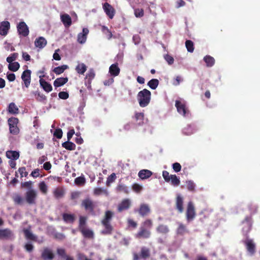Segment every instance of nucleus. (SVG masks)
I'll return each mask as SVG.
<instances>
[{
  "instance_id": "f257e3e1",
  "label": "nucleus",
  "mask_w": 260,
  "mask_h": 260,
  "mask_svg": "<svg viewBox=\"0 0 260 260\" xmlns=\"http://www.w3.org/2000/svg\"><path fill=\"white\" fill-rule=\"evenodd\" d=\"M113 216V212L110 210H107L105 212L104 217L101 221L102 225L104 226V229L101 232L103 235H110L112 234L113 228L111 224V221Z\"/></svg>"
},
{
  "instance_id": "f03ea898",
  "label": "nucleus",
  "mask_w": 260,
  "mask_h": 260,
  "mask_svg": "<svg viewBox=\"0 0 260 260\" xmlns=\"http://www.w3.org/2000/svg\"><path fill=\"white\" fill-rule=\"evenodd\" d=\"M150 98L151 92L147 89H144L139 92L138 94V100L140 107H145L147 106L150 103Z\"/></svg>"
},
{
  "instance_id": "7ed1b4c3",
  "label": "nucleus",
  "mask_w": 260,
  "mask_h": 260,
  "mask_svg": "<svg viewBox=\"0 0 260 260\" xmlns=\"http://www.w3.org/2000/svg\"><path fill=\"white\" fill-rule=\"evenodd\" d=\"M18 121L19 120L17 118L12 117L8 119V122L11 134L15 135L19 134V129L17 126Z\"/></svg>"
},
{
  "instance_id": "20e7f679",
  "label": "nucleus",
  "mask_w": 260,
  "mask_h": 260,
  "mask_svg": "<svg viewBox=\"0 0 260 260\" xmlns=\"http://www.w3.org/2000/svg\"><path fill=\"white\" fill-rule=\"evenodd\" d=\"M195 207L192 202L189 201L187 205L186 217L188 221L192 220L196 217Z\"/></svg>"
},
{
  "instance_id": "39448f33",
  "label": "nucleus",
  "mask_w": 260,
  "mask_h": 260,
  "mask_svg": "<svg viewBox=\"0 0 260 260\" xmlns=\"http://www.w3.org/2000/svg\"><path fill=\"white\" fill-rule=\"evenodd\" d=\"M81 206L86 211L93 213L95 208V203L90 198H86L83 200L81 203Z\"/></svg>"
},
{
  "instance_id": "423d86ee",
  "label": "nucleus",
  "mask_w": 260,
  "mask_h": 260,
  "mask_svg": "<svg viewBox=\"0 0 260 260\" xmlns=\"http://www.w3.org/2000/svg\"><path fill=\"white\" fill-rule=\"evenodd\" d=\"M25 200L29 204H35L37 197V191L33 189H30L25 192Z\"/></svg>"
},
{
  "instance_id": "0eeeda50",
  "label": "nucleus",
  "mask_w": 260,
  "mask_h": 260,
  "mask_svg": "<svg viewBox=\"0 0 260 260\" xmlns=\"http://www.w3.org/2000/svg\"><path fill=\"white\" fill-rule=\"evenodd\" d=\"M17 29L18 34L23 37H27L29 34L28 27L24 21L20 22L17 24Z\"/></svg>"
},
{
  "instance_id": "6e6552de",
  "label": "nucleus",
  "mask_w": 260,
  "mask_h": 260,
  "mask_svg": "<svg viewBox=\"0 0 260 260\" xmlns=\"http://www.w3.org/2000/svg\"><path fill=\"white\" fill-rule=\"evenodd\" d=\"M151 231L149 230L140 227L139 231L135 234L137 239H148L151 236Z\"/></svg>"
},
{
  "instance_id": "1a4fd4ad",
  "label": "nucleus",
  "mask_w": 260,
  "mask_h": 260,
  "mask_svg": "<svg viewBox=\"0 0 260 260\" xmlns=\"http://www.w3.org/2000/svg\"><path fill=\"white\" fill-rule=\"evenodd\" d=\"M41 258L43 260H53L54 258V254L51 249L45 247L42 251Z\"/></svg>"
},
{
  "instance_id": "9d476101",
  "label": "nucleus",
  "mask_w": 260,
  "mask_h": 260,
  "mask_svg": "<svg viewBox=\"0 0 260 260\" xmlns=\"http://www.w3.org/2000/svg\"><path fill=\"white\" fill-rule=\"evenodd\" d=\"M103 8L109 18L113 19L115 14L114 8L108 3H105L103 5Z\"/></svg>"
},
{
  "instance_id": "9b49d317",
  "label": "nucleus",
  "mask_w": 260,
  "mask_h": 260,
  "mask_svg": "<svg viewBox=\"0 0 260 260\" xmlns=\"http://www.w3.org/2000/svg\"><path fill=\"white\" fill-rule=\"evenodd\" d=\"M131 206V202L128 199H123L118 205L117 211L119 213L128 210Z\"/></svg>"
},
{
  "instance_id": "f8f14e48",
  "label": "nucleus",
  "mask_w": 260,
  "mask_h": 260,
  "mask_svg": "<svg viewBox=\"0 0 260 260\" xmlns=\"http://www.w3.org/2000/svg\"><path fill=\"white\" fill-rule=\"evenodd\" d=\"M21 79L24 82L25 86L28 87L31 81V71L29 70L24 71L21 75Z\"/></svg>"
},
{
  "instance_id": "ddd939ff",
  "label": "nucleus",
  "mask_w": 260,
  "mask_h": 260,
  "mask_svg": "<svg viewBox=\"0 0 260 260\" xmlns=\"http://www.w3.org/2000/svg\"><path fill=\"white\" fill-rule=\"evenodd\" d=\"M243 242L246 246L247 250L251 254H253L255 252V245L253 240L252 239L247 238V239Z\"/></svg>"
},
{
  "instance_id": "4468645a",
  "label": "nucleus",
  "mask_w": 260,
  "mask_h": 260,
  "mask_svg": "<svg viewBox=\"0 0 260 260\" xmlns=\"http://www.w3.org/2000/svg\"><path fill=\"white\" fill-rule=\"evenodd\" d=\"M44 77V75L40 76V84L41 87L47 92H49L52 90V86L50 83L46 81L42 78Z\"/></svg>"
},
{
  "instance_id": "2eb2a0df",
  "label": "nucleus",
  "mask_w": 260,
  "mask_h": 260,
  "mask_svg": "<svg viewBox=\"0 0 260 260\" xmlns=\"http://www.w3.org/2000/svg\"><path fill=\"white\" fill-rule=\"evenodd\" d=\"M175 106L179 114L183 116L185 115L187 112V108L184 103H182L180 101L177 100L175 102Z\"/></svg>"
},
{
  "instance_id": "dca6fc26",
  "label": "nucleus",
  "mask_w": 260,
  "mask_h": 260,
  "mask_svg": "<svg viewBox=\"0 0 260 260\" xmlns=\"http://www.w3.org/2000/svg\"><path fill=\"white\" fill-rule=\"evenodd\" d=\"M176 209L179 213L183 211V198L180 194H177L175 201Z\"/></svg>"
},
{
  "instance_id": "f3484780",
  "label": "nucleus",
  "mask_w": 260,
  "mask_h": 260,
  "mask_svg": "<svg viewBox=\"0 0 260 260\" xmlns=\"http://www.w3.org/2000/svg\"><path fill=\"white\" fill-rule=\"evenodd\" d=\"M10 28V24L9 21H3L0 24V35L5 36L7 35Z\"/></svg>"
},
{
  "instance_id": "a211bd4d",
  "label": "nucleus",
  "mask_w": 260,
  "mask_h": 260,
  "mask_svg": "<svg viewBox=\"0 0 260 260\" xmlns=\"http://www.w3.org/2000/svg\"><path fill=\"white\" fill-rule=\"evenodd\" d=\"M150 209L149 206L146 204H142L138 209L139 214L142 216H146L150 213Z\"/></svg>"
},
{
  "instance_id": "6ab92c4d",
  "label": "nucleus",
  "mask_w": 260,
  "mask_h": 260,
  "mask_svg": "<svg viewBox=\"0 0 260 260\" xmlns=\"http://www.w3.org/2000/svg\"><path fill=\"white\" fill-rule=\"evenodd\" d=\"M13 236V233L10 229H0V239H10Z\"/></svg>"
},
{
  "instance_id": "aec40b11",
  "label": "nucleus",
  "mask_w": 260,
  "mask_h": 260,
  "mask_svg": "<svg viewBox=\"0 0 260 260\" xmlns=\"http://www.w3.org/2000/svg\"><path fill=\"white\" fill-rule=\"evenodd\" d=\"M89 33V30L87 28H83L82 32L78 35V41L80 44L84 43L87 39V36Z\"/></svg>"
},
{
  "instance_id": "412c9836",
  "label": "nucleus",
  "mask_w": 260,
  "mask_h": 260,
  "mask_svg": "<svg viewBox=\"0 0 260 260\" xmlns=\"http://www.w3.org/2000/svg\"><path fill=\"white\" fill-rule=\"evenodd\" d=\"M156 231L161 235H167L170 232V229L168 225L164 224H159L156 227Z\"/></svg>"
},
{
  "instance_id": "4be33fe9",
  "label": "nucleus",
  "mask_w": 260,
  "mask_h": 260,
  "mask_svg": "<svg viewBox=\"0 0 260 260\" xmlns=\"http://www.w3.org/2000/svg\"><path fill=\"white\" fill-rule=\"evenodd\" d=\"M47 40L43 37H39L37 38L35 41L36 47L42 49L47 45Z\"/></svg>"
},
{
  "instance_id": "5701e85b",
  "label": "nucleus",
  "mask_w": 260,
  "mask_h": 260,
  "mask_svg": "<svg viewBox=\"0 0 260 260\" xmlns=\"http://www.w3.org/2000/svg\"><path fill=\"white\" fill-rule=\"evenodd\" d=\"M60 19L66 27H68L71 25L72 19L69 14H64L61 15Z\"/></svg>"
},
{
  "instance_id": "b1692460",
  "label": "nucleus",
  "mask_w": 260,
  "mask_h": 260,
  "mask_svg": "<svg viewBox=\"0 0 260 260\" xmlns=\"http://www.w3.org/2000/svg\"><path fill=\"white\" fill-rule=\"evenodd\" d=\"M120 70L118 67V63H115L110 66L109 72L111 76H117L120 73Z\"/></svg>"
},
{
  "instance_id": "393cba45",
  "label": "nucleus",
  "mask_w": 260,
  "mask_h": 260,
  "mask_svg": "<svg viewBox=\"0 0 260 260\" xmlns=\"http://www.w3.org/2000/svg\"><path fill=\"white\" fill-rule=\"evenodd\" d=\"M7 110L9 113L13 115L18 114L19 112V110L18 107L13 102L9 104Z\"/></svg>"
},
{
  "instance_id": "a878e982",
  "label": "nucleus",
  "mask_w": 260,
  "mask_h": 260,
  "mask_svg": "<svg viewBox=\"0 0 260 260\" xmlns=\"http://www.w3.org/2000/svg\"><path fill=\"white\" fill-rule=\"evenodd\" d=\"M152 175V172L148 170H142L138 173L139 177L143 180L149 178Z\"/></svg>"
},
{
  "instance_id": "bb28decb",
  "label": "nucleus",
  "mask_w": 260,
  "mask_h": 260,
  "mask_svg": "<svg viewBox=\"0 0 260 260\" xmlns=\"http://www.w3.org/2000/svg\"><path fill=\"white\" fill-rule=\"evenodd\" d=\"M79 231L82 233L83 236L86 238L91 239L94 237V234L92 231L85 228H82Z\"/></svg>"
},
{
  "instance_id": "cd10ccee",
  "label": "nucleus",
  "mask_w": 260,
  "mask_h": 260,
  "mask_svg": "<svg viewBox=\"0 0 260 260\" xmlns=\"http://www.w3.org/2000/svg\"><path fill=\"white\" fill-rule=\"evenodd\" d=\"M68 81V78L67 77L63 78L60 77L57 78L53 83V85L55 87H58L65 84Z\"/></svg>"
},
{
  "instance_id": "c85d7f7f",
  "label": "nucleus",
  "mask_w": 260,
  "mask_h": 260,
  "mask_svg": "<svg viewBox=\"0 0 260 260\" xmlns=\"http://www.w3.org/2000/svg\"><path fill=\"white\" fill-rule=\"evenodd\" d=\"M7 157L14 160H17L19 157V153L16 151L9 150L6 152Z\"/></svg>"
},
{
  "instance_id": "c756f323",
  "label": "nucleus",
  "mask_w": 260,
  "mask_h": 260,
  "mask_svg": "<svg viewBox=\"0 0 260 260\" xmlns=\"http://www.w3.org/2000/svg\"><path fill=\"white\" fill-rule=\"evenodd\" d=\"M243 223L246 225V228H243V231L246 232L247 235L248 233L250 231L252 225L251 218L250 217H246L243 221Z\"/></svg>"
},
{
  "instance_id": "7c9ffc66",
  "label": "nucleus",
  "mask_w": 260,
  "mask_h": 260,
  "mask_svg": "<svg viewBox=\"0 0 260 260\" xmlns=\"http://www.w3.org/2000/svg\"><path fill=\"white\" fill-rule=\"evenodd\" d=\"M23 233L25 236V237L26 239L34 241H37V237L35 235H34L30 230L29 229H24L23 230Z\"/></svg>"
},
{
  "instance_id": "2f4dec72",
  "label": "nucleus",
  "mask_w": 260,
  "mask_h": 260,
  "mask_svg": "<svg viewBox=\"0 0 260 260\" xmlns=\"http://www.w3.org/2000/svg\"><path fill=\"white\" fill-rule=\"evenodd\" d=\"M12 200L16 205H22L24 202L23 198L18 193H15L12 197Z\"/></svg>"
},
{
  "instance_id": "473e14b6",
  "label": "nucleus",
  "mask_w": 260,
  "mask_h": 260,
  "mask_svg": "<svg viewBox=\"0 0 260 260\" xmlns=\"http://www.w3.org/2000/svg\"><path fill=\"white\" fill-rule=\"evenodd\" d=\"M57 253L58 255L66 259V260H74L72 256L67 255L65 249L63 248H57Z\"/></svg>"
},
{
  "instance_id": "72a5a7b5",
  "label": "nucleus",
  "mask_w": 260,
  "mask_h": 260,
  "mask_svg": "<svg viewBox=\"0 0 260 260\" xmlns=\"http://www.w3.org/2000/svg\"><path fill=\"white\" fill-rule=\"evenodd\" d=\"M140 256L142 258L146 259L150 257V249L146 247H142L141 249Z\"/></svg>"
},
{
  "instance_id": "f704fd0d",
  "label": "nucleus",
  "mask_w": 260,
  "mask_h": 260,
  "mask_svg": "<svg viewBox=\"0 0 260 260\" xmlns=\"http://www.w3.org/2000/svg\"><path fill=\"white\" fill-rule=\"evenodd\" d=\"M63 220L67 223H73L75 220V217L74 214L63 213L62 214Z\"/></svg>"
},
{
  "instance_id": "c9c22d12",
  "label": "nucleus",
  "mask_w": 260,
  "mask_h": 260,
  "mask_svg": "<svg viewBox=\"0 0 260 260\" xmlns=\"http://www.w3.org/2000/svg\"><path fill=\"white\" fill-rule=\"evenodd\" d=\"M176 232L177 235L183 236L185 234L188 233V231L185 225L180 223Z\"/></svg>"
},
{
  "instance_id": "e433bc0d",
  "label": "nucleus",
  "mask_w": 260,
  "mask_h": 260,
  "mask_svg": "<svg viewBox=\"0 0 260 260\" xmlns=\"http://www.w3.org/2000/svg\"><path fill=\"white\" fill-rule=\"evenodd\" d=\"M75 70L78 74L83 75L87 70V67L84 63H80L76 66Z\"/></svg>"
},
{
  "instance_id": "4c0bfd02",
  "label": "nucleus",
  "mask_w": 260,
  "mask_h": 260,
  "mask_svg": "<svg viewBox=\"0 0 260 260\" xmlns=\"http://www.w3.org/2000/svg\"><path fill=\"white\" fill-rule=\"evenodd\" d=\"M62 146L68 150H74L76 149V145L68 140L62 143Z\"/></svg>"
},
{
  "instance_id": "58836bf2",
  "label": "nucleus",
  "mask_w": 260,
  "mask_h": 260,
  "mask_svg": "<svg viewBox=\"0 0 260 260\" xmlns=\"http://www.w3.org/2000/svg\"><path fill=\"white\" fill-rule=\"evenodd\" d=\"M152 226L153 221L151 219L147 218L142 222L140 227L150 230Z\"/></svg>"
},
{
  "instance_id": "ea45409f",
  "label": "nucleus",
  "mask_w": 260,
  "mask_h": 260,
  "mask_svg": "<svg viewBox=\"0 0 260 260\" xmlns=\"http://www.w3.org/2000/svg\"><path fill=\"white\" fill-rule=\"evenodd\" d=\"M64 194V191L61 188H56L53 191L54 197L57 199L62 198Z\"/></svg>"
},
{
  "instance_id": "a19ab883",
  "label": "nucleus",
  "mask_w": 260,
  "mask_h": 260,
  "mask_svg": "<svg viewBox=\"0 0 260 260\" xmlns=\"http://www.w3.org/2000/svg\"><path fill=\"white\" fill-rule=\"evenodd\" d=\"M69 68L68 66L64 64L61 66H59L55 68L53 70V72L56 75H60L64 72V71Z\"/></svg>"
},
{
  "instance_id": "79ce46f5",
  "label": "nucleus",
  "mask_w": 260,
  "mask_h": 260,
  "mask_svg": "<svg viewBox=\"0 0 260 260\" xmlns=\"http://www.w3.org/2000/svg\"><path fill=\"white\" fill-rule=\"evenodd\" d=\"M135 117L138 125H142L144 123V114L143 113H136Z\"/></svg>"
},
{
  "instance_id": "37998d69",
  "label": "nucleus",
  "mask_w": 260,
  "mask_h": 260,
  "mask_svg": "<svg viewBox=\"0 0 260 260\" xmlns=\"http://www.w3.org/2000/svg\"><path fill=\"white\" fill-rule=\"evenodd\" d=\"M204 60L206 63L207 67H211L213 66L215 63L214 58L209 55H207L204 57Z\"/></svg>"
},
{
  "instance_id": "c03bdc74",
  "label": "nucleus",
  "mask_w": 260,
  "mask_h": 260,
  "mask_svg": "<svg viewBox=\"0 0 260 260\" xmlns=\"http://www.w3.org/2000/svg\"><path fill=\"white\" fill-rule=\"evenodd\" d=\"M116 190L117 192H123L125 194H128L129 193L128 187L123 184H118L116 187Z\"/></svg>"
},
{
  "instance_id": "a18cd8bd",
  "label": "nucleus",
  "mask_w": 260,
  "mask_h": 260,
  "mask_svg": "<svg viewBox=\"0 0 260 260\" xmlns=\"http://www.w3.org/2000/svg\"><path fill=\"white\" fill-rule=\"evenodd\" d=\"M34 94L36 96V100L41 102L45 103L47 100L46 96L43 93H41L39 91H36L34 92Z\"/></svg>"
},
{
  "instance_id": "49530a36",
  "label": "nucleus",
  "mask_w": 260,
  "mask_h": 260,
  "mask_svg": "<svg viewBox=\"0 0 260 260\" xmlns=\"http://www.w3.org/2000/svg\"><path fill=\"white\" fill-rule=\"evenodd\" d=\"M20 68V64L18 62H14L9 63L8 65V69L12 72L17 71Z\"/></svg>"
},
{
  "instance_id": "de8ad7c7",
  "label": "nucleus",
  "mask_w": 260,
  "mask_h": 260,
  "mask_svg": "<svg viewBox=\"0 0 260 260\" xmlns=\"http://www.w3.org/2000/svg\"><path fill=\"white\" fill-rule=\"evenodd\" d=\"M159 81L156 79H152L150 80L147 83L149 87L152 89H155L158 86Z\"/></svg>"
},
{
  "instance_id": "09e8293b",
  "label": "nucleus",
  "mask_w": 260,
  "mask_h": 260,
  "mask_svg": "<svg viewBox=\"0 0 260 260\" xmlns=\"http://www.w3.org/2000/svg\"><path fill=\"white\" fill-rule=\"evenodd\" d=\"M95 74L94 70L92 69H90L86 76V78L88 79V83L89 85L91 84V81L95 77Z\"/></svg>"
},
{
  "instance_id": "8fccbe9b",
  "label": "nucleus",
  "mask_w": 260,
  "mask_h": 260,
  "mask_svg": "<svg viewBox=\"0 0 260 260\" xmlns=\"http://www.w3.org/2000/svg\"><path fill=\"white\" fill-rule=\"evenodd\" d=\"M170 181H171L172 185L176 186L179 185L180 183L179 178L176 175H171Z\"/></svg>"
},
{
  "instance_id": "3c124183",
  "label": "nucleus",
  "mask_w": 260,
  "mask_h": 260,
  "mask_svg": "<svg viewBox=\"0 0 260 260\" xmlns=\"http://www.w3.org/2000/svg\"><path fill=\"white\" fill-rule=\"evenodd\" d=\"M185 47L189 52H193L194 51V44L192 41L186 40L185 42Z\"/></svg>"
},
{
  "instance_id": "603ef678",
  "label": "nucleus",
  "mask_w": 260,
  "mask_h": 260,
  "mask_svg": "<svg viewBox=\"0 0 260 260\" xmlns=\"http://www.w3.org/2000/svg\"><path fill=\"white\" fill-rule=\"evenodd\" d=\"M86 180L84 176L77 177L75 179V183L78 186H82L85 183Z\"/></svg>"
},
{
  "instance_id": "864d4df0",
  "label": "nucleus",
  "mask_w": 260,
  "mask_h": 260,
  "mask_svg": "<svg viewBox=\"0 0 260 260\" xmlns=\"http://www.w3.org/2000/svg\"><path fill=\"white\" fill-rule=\"evenodd\" d=\"M186 184L187 188L188 191H191V192L195 191L196 185L192 181H191V180L186 181Z\"/></svg>"
},
{
  "instance_id": "5fc2aeb1",
  "label": "nucleus",
  "mask_w": 260,
  "mask_h": 260,
  "mask_svg": "<svg viewBox=\"0 0 260 260\" xmlns=\"http://www.w3.org/2000/svg\"><path fill=\"white\" fill-rule=\"evenodd\" d=\"M39 188L42 193L44 194L47 193L48 187L45 182H41L39 184Z\"/></svg>"
},
{
  "instance_id": "6e6d98bb",
  "label": "nucleus",
  "mask_w": 260,
  "mask_h": 260,
  "mask_svg": "<svg viewBox=\"0 0 260 260\" xmlns=\"http://www.w3.org/2000/svg\"><path fill=\"white\" fill-rule=\"evenodd\" d=\"M86 218L85 217L81 216L79 218V230H81L82 228H86Z\"/></svg>"
},
{
  "instance_id": "4d7b16f0",
  "label": "nucleus",
  "mask_w": 260,
  "mask_h": 260,
  "mask_svg": "<svg viewBox=\"0 0 260 260\" xmlns=\"http://www.w3.org/2000/svg\"><path fill=\"white\" fill-rule=\"evenodd\" d=\"M134 14L136 17L140 18L144 16V10L143 9L137 8L134 10Z\"/></svg>"
},
{
  "instance_id": "13d9d810",
  "label": "nucleus",
  "mask_w": 260,
  "mask_h": 260,
  "mask_svg": "<svg viewBox=\"0 0 260 260\" xmlns=\"http://www.w3.org/2000/svg\"><path fill=\"white\" fill-rule=\"evenodd\" d=\"M18 56L17 53H13L7 58L6 60L8 62L11 63L17 59Z\"/></svg>"
},
{
  "instance_id": "bf43d9fd",
  "label": "nucleus",
  "mask_w": 260,
  "mask_h": 260,
  "mask_svg": "<svg viewBox=\"0 0 260 260\" xmlns=\"http://www.w3.org/2000/svg\"><path fill=\"white\" fill-rule=\"evenodd\" d=\"M18 171L20 173L21 177H26L28 175V172L26 171V168L24 167L19 168Z\"/></svg>"
},
{
  "instance_id": "052dcab7",
  "label": "nucleus",
  "mask_w": 260,
  "mask_h": 260,
  "mask_svg": "<svg viewBox=\"0 0 260 260\" xmlns=\"http://www.w3.org/2000/svg\"><path fill=\"white\" fill-rule=\"evenodd\" d=\"M24 249L28 252H31L34 248V245L29 243H27L24 246Z\"/></svg>"
},
{
  "instance_id": "680f3d73",
  "label": "nucleus",
  "mask_w": 260,
  "mask_h": 260,
  "mask_svg": "<svg viewBox=\"0 0 260 260\" xmlns=\"http://www.w3.org/2000/svg\"><path fill=\"white\" fill-rule=\"evenodd\" d=\"M54 136L57 139H61L62 137V131L60 128L56 129L54 133Z\"/></svg>"
},
{
  "instance_id": "e2e57ef3",
  "label": "nucleus",
  "mask_w": 260,
  "mask_h": 260,
  "mask_svg": "<svg viewBox=\"0 0 260 260\" xmlns=\"http://www.w3.org/2000/svg\"><path fill=\"white\" fill-rule=\"evenodd\" d=\"M132 188L134 191L137 193H139L142 190V187L139 184L135 183L133 185Z\"/></svg>"
},
{
  "instance_id": "0e129e2a",
  "label": "nucleus",
  "mask_w": 260,
  "mask_h": 260,
  "mask_svg": "<svg viewBox=\"0 0 260 260\" xmlns=\"http://www.w3.org/2000/svg\"><path fill=\"white\" fill-rule=\"evenodd\" d=\"M173 169L175 172H179L181 171V166L178 162H175L172 165Z\"/></svg>"
},
{
  "instance_id": "69168bd1",
  "label": "nucleus",
  "mask_w": 260,
  "mask_h": 260,
  "mask_svg": "<svg viewBox=\"0 0 260 260\" xmlns=\"http://www.w3.org/2000/svg\"><path fill=\"white\" fill-rule=\"evenodd\" d=\"M58 96L60 99L62 100H66L67 99L69 96V93L67 92L66 91H60L58 93Z\"/></svg>"
},
{
  "instance_id": "338daca9",
  "label": "nucleus",
  "mask_w": 260,
  "mask_h": 260,
  "mask_svg": "<svg viewBox=\"0 0 260 260\" xmlns=\"http://www.w3.org/2000/svg\"><path fill=\"white\" fill-rule=\"evenodd\" d=\"M171 175H170L169 173L167 171H164L162 172V177L166 182H170V178H171Z\"/></svg>"
},
{
  "instance_id": "774afa93",
  "label": "nucleus",
  "mask_w": 260,
  "mask_h": 260,
  "mask_svg": "<svg viewBox=\"0 0 260 260\" xmlns=\"http://www.w3.org/2000/svg\"><path fill=\"white\" fill-rule=\"evenodd\" d=\"M32 182L31 181H26L21 183V187L24 188H31Z\"/></svg>"
}]
</instances>
